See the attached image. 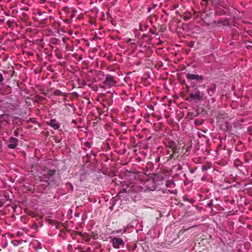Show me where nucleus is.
Instances as JSON below:
<instances>
[{
	"label": "nucleus",
	"mask_w": 252,
	"mask_h": 252,
	"mask_svg": "<svg viewBox=\"0 0 252 252\" xmlns=\"http://www.w3.org/2000/svg\"><path fill=\"white\" fill-rule=\"evenodd\" d=\"M47 168L44 167L42 168V176L39 177L40 181H44L46 182H48L49 181H51L53 177V176L55 174V170L51 169L46 170Z\"/></svg>",
	"instance_id": "obj_1"
},
{
	"label": "nucleus",
	"mask_w": 252,
	"mask_h": 252,
	"mask_svg": "<svg viewBox=\"0 0 252 252\" xmlns=\"http://www.w3.org/2000/svg\"><path fill=\"white\" fill-rule=\"evenodd\" d=\"M117 83V81L115 77L109 74L106 75L105 79L103 82V85L108 88H110L115 86Z\"/></svg>",
	"instance_id": "obj_2"
},
{
	"label": "nucleus",
	"mask_w": 252,
	"mask_h": 252,
	"mask_svg": "<svg viewBox=\"0 0 252 252\" xmlns=\"http://www.w3.org/2000/svg\"><path fill=\"white\" fill-rule=\"evenodd\" d=\"M111 242L113 247L116 249H119L121 247H123L125 245L124 241L122 239L117 237L113 238Z\"/></svg>",
	"instance_id": "obj_3"
},
{
	"label": "nucleus",
	"mask_w": 252,
	"mask_h": 252,
	"mask_svg": "<svg viewBox=\"0 0 252 252\" xmlns=\"http://www.w3.org/2000/svg\"><path fill=\"white\" fill-rule=\"evenodd\" d=\"M203 94L199 90H197L194 94L190 93L189 94V97L191 100H194L196 101L202 100Z\"/></svg>",
	"instance_id": "obj_4"
},
{
	"label": "nucleus",
	"mask_w": 252,
	"mask_h": 252,
	"mask_svg": "<svg viewBox=\"0 0 252 252\" xmlns=\"http://www.w3.org/2000/svg\"><path fill=\"white\" fill-rule=\"evenodd\" d=\"M186 77L189 80H195L198 82H201L203 80V77L197 74L188 73L186 75Z\"/></svg>",
	"instance_id": "obj_5"
},
{
	"label": "nucleus",
	"mask_w": 252,
	"mask_h": 252,
	"mask_svg": "<svg viewBox=\"0 0 252 252\" xmlns=\"http://www.w3.org/2000/svg\"><path fill=\"white\" fill-rule=\"evenodd\" d=\"M46 124L55 130L59 129L60 127V123L55 119H51L49 121L47 122Z\"/></svg>",
	"instance_id": "obj_6"
},
{
	"label": "nucleus",
	"mask_w": 252,
	"mask_h": 252,
	"mask_svg": "<svg viewBox=\"0 0 252 252\" xmlns=\"http://www.w3.org/2000/svg\"><path fill=\"white\" fill-rule=\"evenodd\" d=\"M18 139L16 138L11 137L9 139L10 143L8 145V147L11 149H15L18 143Z\"/></svg>",
	"instance_id": "obj_7"
},
{
	"label": "nucleus",
	"mask_w": 252,
	"mask_h": 252,
	"mask_svg": "<svg viewBox=\"0 0 252 252\" xmlns=\"http://www.w3.org/2000/svg\"><path fill=\"white\" fill-rule=\"evenodd\" d=\"M167 146L169 147L173 152V153L172 154H171L169 157V159H172V158H173L174 154L177 150V147L176 144L174 141H170L168 143Z\"/></svg>",
	"instance_id": "obj_8"
},
{
	"label": "nucleus",
	"mask_w": 252,
	"mask_h": 252,
	"mask_svg": "<svg viewBox=\"0 0 252 252\" xmlns=\"http://www.w3.org/2000/svg\"><path fill=\"white\" fill-rule=\"evenodd\" d=\"M235 150L238 152H243L245 150V145L241 141H239L236 145Z\"/></svg>",
	"instance_id": "obj_9"
},
{
	"label": "nucleus",
	"mask_w": 252,
	"mask_h": 252,
	"mask_svg": "<svg viewBox=\"0 0 252 252\" xmlns=\"http://www.w3.org/2000/svg\"><path fill=\"white\" fill-rule=\"evenodd\" d=\"M11 92V88L9 86H6L5 87L2 89H0V93L2 95H6L10 93Z\"/></svg>",
	"instance_id": "obj_10"
},
{
	"label": "nucleus",
	"mask_w": 252,
	"mask_h": 252,
	"mask_svg": "<svg viewBox=\"0 0 252 252\" xmlns=\"http://www.w3.org/2000/svg\"><path fill=\"white\" fill-rule=\"evenodd\" d=\"M82 238L84 241L87 242H89L92 238H93L94 239L95 238V235L94 234H92L90 236H89L88 234L85 233H84Z\"/></svg>",
	"instance_id": "obj_11"
},
{
	"label": "nucleus",
	"mask_w": 252,
	"mask_h": 252,
	"mask_svg": "<svg viewBox=\"0 0 252 252\" xmlns=\"http://www.w3.org/2000/svg\"><path fill=\"white\" fill-rule=\"evenodd\" d=\"M216 89V86L215 85H214L213 86L211 87L210 88L207 90V93L210 96H212L213 95Z\"/></svg>",
	"instance_id": "obj_12"
},
{
	"label": "nucleus",
	"mask_w": 252,
	"mask_h": 252,
	"mask_svg": "<svg viewBox=\"0 0 252 252\" xmlns=\"http://www.w3.org/2000/svg\"><path fill=\"white\" fill-rule=\"evenodd\" d=\"M55 54L56 57L59 59H61L63 58L62 52L59 48H56L55 50Z\"/></svg>",
	"instance_id": "obj_13"
},
{
	"label": "nucleus",
	"mask_w": 252,
	"mask_h": 252,
	"mask_svg": "<svg viewBox=\"0 0 252 252\" xmlns=\"http://www.w3.org/2000/svg\"><path fill=\"white\" fill-rule=\"evenodd\" d=\"M234 165L236 167L242 166L243 162L239 159L237 158L234 160Z\"/></svg>",
	"instance_id": "obj_14"
},
{
	"label": "nucleus",
	"mask_w": 252,
	"mask_h": 252,
	"mask_svg": "<svg viewBox=\"0 0 252 252\" xmlns=\"http://www.w3.org/2000/svg\"><path fill=\"white\" fill-rule=\"evenodd\" d=\"M166 186L168 188H173L175 186V184L172 180H168L166 183Z\"/></svg>",
	"instance_id": "obj_15"
},
{
	"label": "nucleus",
	"mask_w": 252,
	"mask_h": 252,
	"mask_svg": "<svg viewBox=\"0 0 252 252\" xmlns=\"http://www.w3.org/2000/svg\"><path fill=\"white\" fill-rule=\"evenodd\" d=\"M54 94L57 96H65V94L59 90H56L54 92Z\"/></svg>",
	"instance_id": "obj_16"
},
{
	"label": "nucleus",
	"mask_w": 252,
	"mask_h": 252,
	"mask_svg": "<svg viewBox=\"0 0 252 252\" xmlns=\"http://www.w3.org/2000/svg\"><path fill=\"white\" fill-rule=\"evenodd\" d=\"M232 126L231 125H229V124L227 122H226L225 123V128H224V130L225 131H230L231 129Z\"/></svg>",
	"instance_id": "obj_17"
},
{
	"label": "nucleus",
	"mask_w": 252,
	"mask_h": 252,
	"mask_svg": "<svg viewBox=\"0 0 252 252\" xmlns=\"http://www.w3.org/2000/svg\"><path fill=\"white\" fill-rule=\"evenodd\" d=\"M183 199L184 201H188L189 202L193 204L195 202V200L193 198L188 199L186 196H184Z\"/></svg>",
	"instance_id": "obj_18"
},
{
	"label": "nucleus",
	"mask_w": 252,
	"mask_h": 252,
	"mask_svg": "<svg viewBox=\"0 0 252 252\" xmlns=\"http://www.w3.org/2000/svg\"><path fill=\"white\" fill-rule=\"evenodd\" d=\"M202 1L204 2V3L201 2L202 5H204L205 7H206L208 4V0H201Z\"/></svg>",
	"instance_id": "obj_19"
},
{
	"label": "nucleus",
	"mask_w": 252,
	"mask_h": 252,
	"mask_svg": "<svg viewBox=\"0 0 252 252\" xmlns=\"http://www.w3.org/2000/svg\"><path fill=\"white\" fill-rule=\"evenodd\" d=\"M189 228H186V229H184V227L179 231V234H183L185 231H186L187 230H189Z\"/></svg>",
	"instance_id": "obj_20"
},
{
	"label": "nucleus",
	"mask_w": 252,
	"mask_h": 252,
	"mask_svg": "<svg viewBox=\"0 0 252 252\" xmlns=\"http://www.w3.org/2000/svg\"><path fill=\"white\" fill-rule=\"evenodd\" d=\"M116 233H124L126 232V230L124 229V230L122 229H118L115 231Z\"/></svg>",
	"instance_id": "obj_21"
},
{
	"label": "nucleus",
	"mask_w": 252,
	"mask_h": 252,
	"mask_svg": "<svg viewBox=\"0 0 252 252\" xmlns=\"http://www.w3.org/2000/svg\"><path fill=\"white\" fill-rule=\"evenodd\" d=\"M157 6V4H153L152 7H148V12H150L152 9L154 8L155 7H156Z\"/></svg>",
	"instance_id": "obj_22"
},
{
	"label": "nucleus",
	"mask_w": 252,
	"mask_h": 252,
	"mask_svg": "<svg viewBox=\"0 0 252 252\" xmlns=\"http://www.w3.org/2000/svg\"><path fill=\"white\" fill-rule=\"evenodd\" d=\"M4 80L2 74L0 73V85H2L3 84V81Z\"/></svg>",
	"instance_id": "obj_23"
},
{
	"label": "nucleus",
	"mask_w": 252,
	"mask_h": 252,
	"mask_svg": "<svg viewBox=\"0 0 252 252\" xmlns=\"http://www.w3.org/2000/svg\"><path fill=\"white\" fill-rule=\"evenodd\" d=\"M84 145H85L86 147H87L89 148H91V144L88 142H85Z\"/></svg>",
	"instance_id": "obj_24"
},
{
	"label": "nucleus",
	"mask_w": 252,
	"mask_h": 252,
	"mask_svg": "<svg viewBox=\"0 0 252 252\" xmlns=\"http://www.w3.org/2000/svg\"><path fill=\"white\" fill-rule=\"evenodd\" d=\"M81 85L83 87L87 85L86 82L85 80H82Z\"/></svg>",
	"instance_id": "obj_25"
},
{
	"label": "nucleus",
	"mask_w": 252,
	"mask_h": 252,
	"mask_svg": "<svg viewBox=\"0 0 252 252\" xmlns=\"http://www.w3.org/2000/svg\"><path fill=\"white\" fill-rule=\"evenodd\" d=\"M45 12H42L40 11V10H38V11H37V14L39 16H41L43 14H45Z\"/></svg>",
	"instance_id": "obj_26"
},
{
	"label": "nucleus",
	"mask_w": 252,
	"mask_h": 252,
	"mask_svg": "<svg viewBox=\"0 0 252 252\" xmlns=\"http://www.w3.org/2000/svg\"><path fill=\"white\" fill-rule=\"evenodd\" d=\"M48 221L50 224H54L55 223V221L52 220H48Z\"/></svg>",
	"instance_id": "obj_27"
},
{
	"label": "nucleus",
	"mask_w": 252,
	"mask_h": 252,
	"mask_svg": "<svg viewBox=\"0 0 252 252\" xmlns=\"http://www.w3.org/2000/svg\"><path fill=\"white\" fill-rule=\"evenodd\" d=\"M183 169L182 166L181 165H179L177 167V170L179 171L182 170Z\"/></svg>",
	"instance_id": "obj_28"
},
{
	"label": "nucleus",
	"mask_w": 252,
	"mask_h": 252,
	"mask_svg": "<svg viewBox=\"0 0 252 252\" xmlns=\"http://www.w3.org/2000/svg\"><path fill=\"white\" fill-rule=\"evenodd\" d=\"M14 135L16 136H18L19 135L18 131L17 130H15L14 132Z\"/></svg>",
	"instance_id": "obj_29"
},
{
	"label": "nucleus",
	"mask_w": 252,
	"mask_h": 252,
	"mask_svg": "<svg viewBox=\"0 0 252 252\" xmlns=\"http://www.w3.org/2000/svg\"><path fill=\"white\" fill-rule=\"evenodd\" d=\"M202 170H204V171L206 170L207 169V167L206 166H202Z\"/></svg>",
	"instance_id": "obj_30"
},
{
	"label": "nucleus",
	"mask_w": 252,
	"mask_h": 252,
	"mask_svg": "<svg viewBox=\"0 0 252 252\" xmlns=\"http://www.w3.org/2000/svg\"><path fill=\"white\" fill-rule=\"evenodd\" d=\"M29 215L32 216V217H34V213L33 212H31L30 213H29Z\"/></svg>",
	"instance_id": "obj_31"
},
{
	"label": "nucleus",
	"mask_w": 252,
	"mask_h": 252,
	"mask_svg": "<svg viewBox=\"0 0 252 252\" xmlns=\"http://www.w3.org/2000/svg\"><path fill=\"white\" fill-rule=\"evenodd\" d=\"M189 17H188V16H184L183 18L184 20H185V21L189 20Z\"/></svg>",
	"instance_id": "obj_32"
},
{
	"label": "nucleus",
	"mask_w": 252,
	"mask_h": 252,
	"mask_svg": "<svg viewBox=\"0 0 252 252\" xmlns=\"http://www.w3.org/2000/svg\"><path fill=\"white\" fill-rule=\"evenodd\" d=\"M4 21V19H0V25H1Z\"/></svg>",
	"instance_id": "obj_33"
},
{
	"label": "nucleus",
	"mask_w": 252,
	"mask_h": 252,
	"mask_svg": "<svg viewBox=\"0 0 252 252\" xmlns=\"http://www.w3.org/2000/svg\"><path fill=\"white\" fill-rule=\"evenodd\" d=\"M78 234L79 235H80L81 237H83V235H84V233L83 234L82 232H78Z\"/></svg>",
	"instance_id": "obj_34"
},
{
	"label": "nucleus",
	"mask_w": 252,
	"mask_h": 252,
	"mask_svg": "<svg viewBox=\"0 0 252 252\" xmlns=\"http://www.w3.org/2000/svg\"><path fill=\"white\" fill-rule=\"evenodd\" d=\"M245 160L246 162H247V163L249 162V161H250L249 159V158H246L245 159Z\"/></svg>",
	"instance_id": "obj_35"
},
{
	"label": "nucleus",
	"mask_w": 252,
	"mask_h": 252,
	"mask_svg": "<svg viewBox=\"0 0 252 252\" xmlns=\"http://www.w3.org/2000/svg\"><path fill=\"white\" fill-rule=\"evenodd\" d=\"M7 23L8 26H10V24H10V21H8Z\"/></svg>",
	"instance_id": "obj_36"
},
{
	"label": "nucleus",
	"mask_w": 252,
	"mask_h": 252,
	"mask_svg": "<svg viewBox=\"0 0 252 252\" xmlns=\"http://www.w3.org/2000/svg\"><path fill=\"white\" fill-rule=\"evenodd\" d=\"M170 154V151L169 150H167L166 154Z\"/></svg>",
	"instance_id": "obj_37"
},
{
	"label": "nucleus",
	"mask_w": 252,
	"mask_h": 252,
	"mask_svg": "<svg viewBox=\"0 0 252 252\" xmlns=\"http://www.w3.org/2000/svg\"><path fill=\"white\" fill-rule=\"evenodd\" d=\"M131 41V39H128L127 41V42H130Z\"/></svg>",
	"instance_id": "obj_38"
},
{
	"label": "nucleus",
	"mask_w": 252,
	"mask_h": 252,
	"mask_svg": "<svg viewBox=\"0 0 252 252\" xmlns=\"http://www.w3.org/2000/svg\"><path fill=\"white\" fill-rule=\"evenodd\" d=\"M47 18H44L42 20H47Z\"/></svg>",
	"instance_id": "obj_39"
},
{
	"label": "nucleus",
	"mask_w": 252,
	"mask_h": 252,
	"mask_svg": "<svg viewBox=\"0 0 252 252\" xmlns=\"http://www.w3.org/2000/svg\"><path fill=\"white\" fill-rule=\"evenodd\" d=\"M5 14L6 15L9 16L8 13H7V12H5Z\"/></svg>",
	"instance_id": "obj_40"
},
{
	"label": "nucleus",
	"mask_w": 252,
	"mask_h": 252,
	"mask_svg": "<svg viewBox=\"0 0 252 252\" xmlns=\"http://www.w3.org/2000/svg\"><path fill=\"white\" fill-rule=\"evenodd\" d=\"M110 209L111 210L113 209V206H112L110 207Z\"/></svg>",
	"instance_id": "obj_41"
},
{
	"label": "nucleus",
	"mask_w": 252,
	"mask_h": 252,
	"mask_svg": "<svg viewBox=\"0 0 252 252\" xmlns=\"http://www.w3.org/2000/svg\"><path fill=\"white\" fill-rule=\"evenodd\" d=\"M73 17H74V15H71V18H73Z\"/></svg>",
	"instance_id": "obj_42"
},
{
	"label": "nucleus",
	"mask_w": 252,
	"mask_h": 252,
	"mask_svg": "<svg viewBox=\"0 0 252 252\" xmlns=\"http://www.w3.org/2000/svg\"><path fill=\"white\" fill-rule=\"evenodd\" d=\"M71 247V246L70 245H68V247Z\"/></svg>",
	"instance_id": "obj_43"
},
{
	"label": "nucleus",
	"mask_w": 252,
	"mask_h": 252,
	"mask_svg": "<svg viewBox=\"0 0 252 252\" xmlns=\"http://www.w3.org/2000/svg\"><path fill=\"white\" fill-rule=\"evenodd\" d=\"M190 172L191 173H192L193 172V171H190Z\"/></svg>",
	"instance_id": "obj_44"
}]
</instances>
